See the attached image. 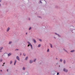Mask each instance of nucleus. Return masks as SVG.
<instances>
[{
  "instance_id": "nucleus-1",
  "label": "nucleus",
  "mask_w": 75,
  "mask_h": 75,
  "mask_svg": "<svg viewBox=\"0 0 75 75\" xmlns=\"http://www.w3.org/2000/svg\"><path fill=\"white\" fill-rule=\"evenodd\" d=\"M28 43L29 44L28 45V47H29V46L30 45V46H31V48H32V49H33V46H32L31 44V43H30V42H28Z\"/></svg>"
},
{
  "instance_id": "nucleus-2",
  "label": "nucleus",
  "mask_w": 75,
  "mask_h": 75,
  "mask_svg": "<svg viewBox=\"0 0 75 75\" xmlns=\"http://www.w3.org/2000/svg\"><path fill=\"white\" fill-rule=\"evenodd\" d=\"M63 71H64L65 72H68V70H67V69H64Z\"/></svg>"
},
{
  "instance_id": "nucleus-3",
  "label": "nucleus",
  "mask_w": 75,
  "mask_h": 75,
  "mask_svg": "<svg viewBox=\"0 0 75 75\" xmlns=\"http://www.w3.org/2000/svg\"><path fill=\"white\" fill-rule=\"evenodd\" d=\"M16 59L18 60V61H20V58H19V57L18 56H17L16 57Z\"/></svg>"
},
{
  "instance_id": "nucleus-4",
  "label": "nucleus",
  "mask_w": 75,
  "mask_h": 75,
  "mask_svg": "<svg viewBox=\"0 0 75 75\" xmlns=\"http://www.w3.org/2000/svg\"><path fill=\"white\" fill-rule=\"evenodd\" d=\"M9 30H10V28H9V27H8L6 31L7 32H8V31H9Z\"/></svg>"
},
{
  "instance_id": "nucleus-5",
  "label": "nucleus",
  "mask_w": 75,
  "mask_h": 75,
  "mask_svg": "<svg viewBox=\"0 0 75 75\" xmlns=\"http://www.w3.org/2000/svg\"><path fill=\"white\" fill-rule=\"evenodd\" d=\"M33 40L34 43H35L36 42V40H35V39H33Z\"/></svg>"
},
{
  "instance_id": "nucleus-6",
  "label": "nucleus",
  "mask_w": 75,
  "mask_h": 75,
  "mask_svg": "<svg viewBox=\"0 0 75 75\" xmlns=\"http://www.w3.org/2000/svg\"><path fill=\"white\" fill-rule=\"evenodd\" d=\"M3 49V47H0V52H1V50H2Z\"/></svg>"
},
{
  "instance_id": "nucleus-7",
  "label": "nucleus",
  "mask_w": 75,
  "mask_h": 75,
  "mask_svg": "<svg viewBox=\"0 0 75 75\" xmlns=\"http://www.w3.org/2000/svg\"><path fill=\"white\" fill-rule=\"evenodd\" d=\"M11 55V53H9L8 54V57H9V56H10V55Z\"/></svg>"
},
{
  "instance_id": "nucleus-8",
  "label": "nucleus",
  "mask_w": 75,
  "mask_h": 75,
  "mask_svg": "<svg viewBox=\"0 0 75 75\" xmlns=\"http://www.w3.org/2000/svg\"><path fill=\"white\" fill-rule=\"evenodd\" d=\"M16 62H17V61H16V60H15L14 62V65H16Z\"/></svg>"
},
{
  "instance_id": "nucleus-9",
  "label": "nucleus",
  "mask_w": 75,
  "mask_h": 75,
  "mask_svg": "<svg viewBox=\"0 0 75 75\" xmlns=\"http://www.w3.org/2000/svg\"><path fill=\"white\" fill-rule=\"evenodd\" d=\"M30 64H31L32 63H33V61L31 60H30Z\"/></svg>"
},
{
  "instance_id": "nucleus-10",
  "label": "nucleus",
  "mask_w": 75,
  "mask_h": 75,
  "mask_svg": "<svg viewBox=\"0 0 75 75\" xmlns=\"http://www.w3.org/2000/svg\"><path fill=\"white\" fill-rule=\"evenodd\" d=\"M41 47V44H39L38 46V48H39V47Z\"/></svg>"
},
{
  "instance_id": "nucleus-11",
  "label": "nucleus",
  "mask_w": 75,
  "mask_h": 75,
  "mask_svg": "<svg viewBox=\"0 0 75 75\" xmlns=\"http://www.w3.org/2000/svg\"><path fill=\"white\" fill-rule=\"evenodd\" d=\"M75 51V50H71V52H74Z\"/></svg>"
},
{
  "instance_id": "nucleus-12",
  "label": "nucleus",
  "mask_w": 75,
  "mask_h": 75,
  "mask_svg": "<svg viewBox=\"0 0 75 75\" xmlns=\"http://www.w3.org/2000/svg\"><path fill=\"white\" fill-rule=\"evenodd\" d=\"M28 59V57H26L25 59V60H27V59Z\"/></svg>"
},
{
  "instance_id": "nucleus-13",
  "label": "nucleus",
  "mask_w": 75,
  "mask_h": 75,
  "mask_svg": "<svg viewBox=\"0 0 75 75\" xmlns=\"http://www.w3.org/2000/svg\"><path fill=\"white\" fill-rule=\"evenodd\" d=\"M11 43H12V42H11V41H10V42H9V44H11Z\"/></svg>"
},
{
  "instance_id": "nucleus-14",
  "label": "nucleus",
  "mask_w": 75,
  "mask_h": 75,
  "mask_svg": "<svg viewBox=\"0 0 75 75\" xmlns=\"http://www.w3.org/2000/svg\"><path fill=\"white\" fill-rule=\"evenodd\" d=\"M65 62H66L65 60H64V64H65Z\"/></svg>"
},
{
  "instance_id": "nucleus-15",
  "label": "nucleus",
  "mask_w": 75,
  "mask_h": 75,
  "mask_svg": "<svg viewBox=\"0 0 75 75\" xmlns=\"http://www.w3.org/2000/svg\"><path fill=\"white\" fill-rule=\"evenodd\" d=\"M60 61L62 62V59H60Z\"/></svg>"
},
{
  "instance_id": "nucleus-16",
  "label": "nucleus",
  "mask_w": 75,
  "mask_h": 75,
  "mask_svg": "<svg viewBox=\"0 0 75 75\" xmlns=\"http://www.w3.org/2000/svg\"><path fill=\"white\" fill-rule=\"evenodd\" d=\"M25 67H23V70H25Z\"/></svg>"
},
{
  "instance_id": "nucleus-17",
  "label": "nucleus",
  "mask_w": 75,
  "mask_h": 75,
  "mask_svg": "<svg viewBox=\"0 0 75 75\" xmlns=\"http://www.w3.org/2000/svg\"><path fill=\"white\" fill-rule=\"evenodd\" d=\"M50 44V46H51V48H52V44Z\"/></svg>"
},
{
  "instance_id": "nucleus-18",
  "label": "nucleus",
  "mask_w": 75,
  "mask_h": 75,
  "mask_svg": "<svg viewBox=\"0 0 75 75\" xmlns=\"http://www.w3.org/2000/svg\"><path fill=\"white\" fill-rule=\"evenodd\" d=\"M47 52H49V49H47Z\"/></svg>"
},
{
  "instance_id": "nucleus-19",
  "label": "nucleus",
  "mask_w": 75,
  "mask_h": 75,
  "mask_svg": "<svg viewBox=\"0 0 75 75\" xmlns=\"http://www.w3.org/2000/svg\"><path fill=\"white\" fill-rule=\"evenodd\" d=\"M31 29V27H30V28L29 29V30H30Z\"/></svg>"
},
{
  "instance_id": "nucleus-20",
  "label": "nucleus",
  "mask_w": 75,
  "mask_h": 75,
  "mask_svg": "<svg viewBox=\"0 0 75 75\" xmlns=\"http://www.w3.org/2000/svg\"><path fill=\"white\" fill-rule=\"evenodd\" d=\"M12 64V61H11L10 64Z\"/></svg>"
},
{
  "instance_id": "nucleus-21",
  "label": "nucleus",
  "mask_w": 75,
  "mask_h": 75,
  "mask_svg": "<svg viewBox=\"0 0 75 75\" xmlns=\"http://www.w3.org/2000/svg\"><path fill=\"white\" fill-rule=\"evenodd\" d=\"M23 55H24V56H25V53H23Z\"/></svg>"
},
{
  "instance_id": "nucleus-22",
  "label": "nucleus",
  "mask_w": 75,
  "mask_h": 75,
  "mask_svg": "<svg viewBox=\"0 0 75 75\" xmlns=\"http://www.w3.org/2000/svg\"><path fill=\"white\" fill-rule=\"evenodd\" d=\"M35 61H36V59H34V62H35Z\"/></svg>"
},
{
  "instance_id": "nucleus-23",
  "label": "nucleus",
  "mask_w": 75,
  "mask_h": 75,
  "mask_svg": "<svg viewBox=\"0 0 75 75\" xmlns=\"http://www.w3.org/2000/svg\"><path fill=\"white\" fill-rule=\"evenodd\" d=\"M39 40L40 41H41H41H42V40Z\"/></svg>"
},
{
  "instance_id": "nucleus-24",
  "label": "nucleus",
  "mask_w": 75,
  "mask_h": 75,
  "mask_svg": "<svg viewBox=\"0 0 75 75\" xmlns=\"http://www.w3.org/2000/svg\"><path fill=\"white\" fill-rule=\"evenodd\" d=\"M2 62V59H1L0 60V62Z\"/></svg>"
},
{
  "instance_id": "nucleus-25",
  "label": "nucleus",
  "mask_w": 75,
  "mask_h": 75,
  "mask_svg": "<svg viewBox=\"0 0 75 75\" xmlns=\"http://www.w3.org/2000/svg\"><path fill=\"white\" fill-rule=\"evenodd\" d=\"M64 50L65 51H66V52H67V50H65V49H64Z\"/></svg>"
},
{
  "instance_id": "nucleus-26",
  "label": "nucleus",
  "mask_w": 75,
  "mask_h": 75,
  "mask_svg": "<svg viewBox=\"0 0 75 75\" xmlns=\"http://www.w3.org/2000/svg\"><path fill=\"white\" fill-rule=\"evenodd\" d=\"M57 75H59V73H57Z\"/></svg>"
},
{
  "instance_id": "nucleus-27",
  "label": "nucleus",
  "mask_w": 75,
  "mask_h": 75,
  "mask_svg": "<svg viewBox=\"0 0 75 75\" xmlns=\"http://www.w3.org/2000/svg\"><path fill=\"white\" fill-rule=\"evenodd\" d=\"M17 50V51H18V49H16V50Z\"/></svg>"
},
{
  "instance_id": "nucleus-28",
  "label": "nucleus",
  "mask_w": 75,
  "mask_h": 75,
  "mask_svg": "<svg viewBox=\"0 0 75 75\" xmlns=\"http://www.w3.org/2000/svg\"><path fill=\"white\" fill-rule=\"evenodd\" d=\"M7 72L8 71V69L7 70Z\"/></svg>"
},
{
  "instance_id": "nucleus-29",
  "label": "nucleus",
  "mask_w": 75,
  "mask_h": 75,
  "mask_svg": "<svg viewBox=\"0 0 75 75\" xmlns=\"http://www.w3.org/2000/svg\"><path fill=\"white\" fill-rule=\"evenodd\" d=\"M30 20V18H29V20Z\"/></svg>"
},
{
  "instance_id": "nucleus-30",
  "label": "nucleus",
  "mask_w": 75,
  "mask_h": 75,
  "mask_svg": "<svg viewBox=\"0 0 75 75\" xmlns=\"http://www.w3.org/2000/svg\"><path fill=\"white\" fill-rule=\"evenodd\" d=\"M0 71H1H1H2V70H0Z\"/></svg>"
},
{
  "instance_id": "nucleus-31",
  "label": "nucleus",
  "mask_w": 75,
  "mask_h": 75,
  "mask_svg": "<svg viewBox=\"0 0 75 75\" xmlns=\"http://www.w3.org/2000/svg\"><path fill=\"white\" fill-rule=\"evenodd\" d=\"M1 0H0V2H1Z\"/></svg>"
},
{
  "instance_id": "nucleus-32",
  "label": "nucleus",
  "mask_w": 75,
  "mask_h": 75,
  "mask_svg": "<svg viewBox=\"0 0 75 75\" xmlns=\"http://www.w3.org/2000/svg\"><path fill=\"white\" fill-rule=\"evenodd\" d=\"M26 34L27 35V33H26Z\"/></svg>"
},
{
  "instance_id": "nucleus-33",
  "label": "nucleus",
  "mask_w": 75,
  "mask_h": 75,
  "mask_svg": "<svg viewBox=\"0 0 75 75\" xmlns=\"http://www.w3.org/2000/svg\"><path fill=\"white\" fill-rule=\"evenodd\" d=\"M40 3H41V1H40Z\"/></svg>"
},
{
  "instance_id": "nucleus-34",
  "label": "nucleus",
  "mask_w": 75,
  "mask_h": 75,
  "mask_svg": "<svg viewBox=\"0 0 75 75\" xmlns=\"http://www.w3.org/2000/svg\"><path fill=\"white\" fill-rule=\"evenodd\" d=\"M20 54L21 55V53H20Z\"/></svg>"
},
{
  "instance_id": "nucleus-35",
  "label": "nucleus",
  "mask_w": 75,
  "mask_h": 75,
  "mask_svg": "<svg viewBox=\"0 0 75 75\" xmlns=\"http://www.w3.org/2000/svg\"><path fill=\"white\" fill-rule=\"evenodd\" d=\"M57 58H56V59H57Z\"/></svg>"
},
{
  "instance_id": "nucleus-36",
  "label": "nucleus",
  "mask_w": 75,
  "mask_h": 75,
  "mask_svg": "<svg viewBox=\"0 0 75 75\" xmlns=\"http://www.w3.org/2000/svg\"><path fill=\"white\" fill-rule=\"evenodd\" d=\"M0 6H1V4H0Z\"/></svg>"
},
{
  "instance_id": "nucleus-37",
  "label": "nucleus",
  "mask_w": 75,
  "mask_h": 75,
  "mask_svg": "<svg viewBox=\"0 0 75 75\" xmlns=\"http://www.w3.org/2000/svg\"><path fill=\"white\" fill-rule=\"evenodd\" d=\"M3 64H5V63H4Z\"/></svg>"
},
{
  "instance_id": "nucleus-38",
  "label": "nucleus",
  "mask_w": 75,
  "mask_h": 75,
  "mask_svg": "<svg viewBox=\"0 0 75 75\" xmlns=\"http://www.w3.org/2000/svg\"><path fill=\"white\" fill-rule=\"evenodd\" d=\"M2 66H4V65H2Z\"/></svg>"
}]
</instances>
